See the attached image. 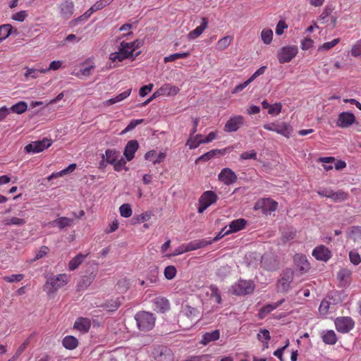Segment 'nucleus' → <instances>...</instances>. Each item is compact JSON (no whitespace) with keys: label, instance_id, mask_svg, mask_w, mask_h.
<instances>
[{"label":"nucleus","instance_id":"f257e3e1","mask_svg":"<svg viewBox=\"0 0 361 361\" xmlns=\"http://www.w3.org/2000/svg\"><path fill=\"white\" fill-rule=\"evenodd\" d=\"M135 319L140 331H148L154 327L156 317L149 312L140 311L135 314Z\"/></svg>","mask_w":361,"mask_h":361},{"label":"nucleus","instance_id":"f03ea898","mask_svg":"<svg viewBox=\"0 0 361 361\" xmlns=\"http://www.w3.org/2000/svg\"><path fill=\"white\" fill-rule=\"evenodd\" d=\"M139 54L140 52H137L134 55L128 44H126V42L123 41L121 42L118 51L113 52L109 55V59L113 63L121 62L127 59H131L132 61H133L139 55Z\"/></svg>","mask_w":361,"mask_h":361},{"label":"nucleus","instance_id":"7ed1b4c3","mask_svg":"<svg viewBox=\"0 0 361 361\" xmlns=\"http://www.w3.org/2000/svg\"><path fill=\"white\" fill-rule=\"evenodd\" d=\"M69 276L66 274H60L50 277L46 282L45 288L49 293L56 292L59 288L63 287L69 281Z\"/></svg>","mask_w":361,"mask_h":361},{"label":"nucleus","instance_id":"20e7f679","mask_svg":"<svg viewBox=\"0 0 361 361\" xmlns=\"http://www.w3.org/2000/svg\"><path fill=\"white\" fill-rule=\"evenodd\" d=\"M293 278L294 272L292 269H286L283 270L281 278L276 283L277 290L283 293L288 292L290 288V284L293 281Z\"/></svg>","mask_w":361,"mask_h":361},{"label":"nucleus","instance_id":"39448f33","mask_svg":"<svg viewBox=\"0 0 361 361\" xmlns=\"http://www.w3.org/2000/svg\"><path fill=\"white\" fill-rule=\"evenodd\" d=\"M249 256H254L256 259L260 258L261 267L267 271H273L276 270L279 267L277 260L269 254H264L262 256H259V255L256 252H252Z\"/></svg>","mask_w":361,"mask_h":361},{"label":"nucleus","instance_id":"423d86ee","mask_svg":"<svg viewBox=\"0 0 361 361\" xmlns=\"http://www.w3.org/2000/svg\"><path fill=\"white\" fill-rule=\"evenodd\" d=\"M255 286L252 281L240 279L233 286V293L236 295H245L251 294L255 290Z\"/></svg>","mask_w":361,"mask_h":361},{"label":"nucleus","instance_id":"0eeeda50","mask_svg":"<svg viewBox=\"0 0 361 361\" xmlns=\"http://www.w3.org/2000/svg\"><path fill=\"white\" fill-rule=\"evenodd\" d=\"M278 203L271 198H262L254 205V210H262L265 215L271 214L277 209Z\"/></svg>","mask_w":361,"mask_h":361},{"label":"nucleus","instance_id":"6e6552de","mask_svg":"<svg viewBox=\"0 0 361 361\" xmlns=\"http://www.w3.org/2000/svg\"><path fill=\"white\" fill-rule=\"evenodd\" d=\"M298 49L296 46H285L277 51V58L280 63L290 62L298 54Z\"/></svg>","mask_w":361,"mask_h":361},{"label":"nucleus","instance_id":"1a4fd4ad","mask_svg":"<svg viewBox=\"0 0 361 361\" xmlns=\"http://www.w3.org/2000/svg\"><path fill=\"white\" fill-rule=\"evenodd\" d=\"M218 197L214 192L212 190L204 192L198 200V212L200 214L204 212L209 206L215 203Z\"/></svg>","mask_w":361,"mask_h":361},{"label":"nucleus","instance_id":"9d476101","mask_svg":"<svg viewBox=\"0 0 361 361\" xmlns=\"http://www.w3.org/2000/svg\"><path fill=\"white\" fill-rule=\"evenodd\" d=\"M263 128L267 130L276 132L286 137H289L292 132L291 127L286 122L266 123L263 126Z\"/></svg>","mask_w":361,"mask_h":361},{"label":"nucleus","instance_id":"9b49d317","mask_svg":"<svg viewBox=\"0 0 361 361\" xmlns=\"http://www.w3.org/2000/svg\"><path fill=\"white\" fill-rule=\"evenodd\" d=\"M154 361H173L174 355L172 350L164 345L155 347L152 352Z\"/></svg>","mask_w":361,"mask_h":361},{"label":"nucleus","instance_id":"f8f14e48","mask_svg":"<svg viewBox=\"0 0 361 361\" xmlns=\"http://www.w3.org/2000/svg\"><path fill=\"white\" fill-rule=\"evenodd\" d=\"M51 140L44 138L42 140L32 142L25 146V150L27 153H39L49 148L51 145Z\"/></svg>","mask_w":361,"mask_h":361},{"label":"nucleus","instance_id":"ddd939ff","mask_svg":"<svg viewBox=\"0 0 361 361\" xmlns=\"http://www.w3.org/2000/svg\"><path fill=\"white\" fill-rule=\"evenodd\" d=\"M335 326L338 332L345 334L354 328L355 322L350 317H341L336 319Z\"/></svg>","mask_w":361,"mask_h":361},{"label":"nucleus","instance_id":"4468645a","mask_svg":"<svg viewBox=\"0 0 361 361\" xmlns=\"http://www.w3.org/2000/svg\"><path fill=\"white\" fill-rule=\"evenodd\" d=\"M312 255L317 260L325 262L329 261L332 257L331 251L324 245L314 247Z\"/></svg>","mask_w":361,"mask_h":361},{"label":"nucleus","instance_id":"2eb2a0df","mask_svg":"<svg viewBox=\"0 0 361 361\" xmlns=\"http://www.w3.org/2000/svg\"><path fill=\"white\" fill-rule=\"evenodd\" d=\"M244 124V118L240 115L231 116L224 126V131L233 133L237 131Z\"/></svg>","mask_w":361,"mask_h":361},{"label":"nucleus","instance_id":"dca6fc26","mask_svg":"<svg viewBox=\"0 0 361 361\" xmlns=\"http://www.w3.org/2000/svg\"><path fill=\"white\" fill-rule=\"evenodd\" d=\"M355 121V115L350 111H343L338 114L336 125L339 128H346Z\"/></svg>","mask_w":361,"mask_h":361},{"label":"nucleus","instance_id":"f3484780","mask_svg":"<svg viewBox=\"0 0 361 361\" xmlns=\"http://www.w3.org/2000/svg\"><path fill=\"white\" fill-rule=\"evenodd\" d=\"M219 180L226 185L235 183L238 177L235 172L229 168H224L218 175Z\"/></svg>","mask_w":361,"mask_h":361},{"label":"nucleus","instance_id":"a211bd4d","mask_svg":"<svg viewBox=\"0 0 361 361\" xmlns=\"http://www.w3.org/2000/svg\"><path fill=\"white\" fill-rule=\"evenodd\" d=\"M61 16L65 19H70L74 13V3L71 0H64L59 6Z\"/></svg>","mask_w":361,"mask_h":361},{"label":"nucleus","instance_id":"6ab92c4d","mask_svg":"<svg viewBox=\"0 0 361 361\" xmlns=\"http://www.w3.org/2000/svg\"><path fill=\"white\" fill-rule=\"evenodd\" d=\"M340 287H347L351 282L352 271L348 268H342L337 273Z\"/></svg>","mask_w":361,"mask_h":361},{"label":"nucleus","instance_id":"aec40b11","mask_svg":"<svg viewBox=\"0 0 361 361\" xmlns=\"http://www.w3.org/2000/svg\"><path fill=\"white\" fill-rule=\"evenodd\" d=\"M138 147L139 144L136 140H131L127 142L123 152L126 161H130L134 158Z\"/></svg>","mask_w":361,"mask_h":361},{"label":"nucleus","instance_id":"412c9836","mask_svg":"<svg viewBox=\"0 0 361 361\" xmlns=\"http://www.w3.org/2000/svg\"><path fill=\"white\" fill-rule=\"evenodd\" d=\"M153 305L155 311L164 313L170 309L169 300L163 297H157L153 300Z\"/></svg>","mask_w":361,"mask_h":361},{"label":"nucleus","instance_id":"4be33fe9","mask_svg":"<svg viewBox=\"0 0 361 361\" xmlns=\"http://www.w3.org/2000/svg\"><path fill=\"white\" fill-rule=\"evenodd\" d=\"M293 259L300 271L307 272L310 269V264L305 255L297 253L295 255Z\"/></svg>","mask_w":361,"mask_h":361},{"label":"nucleus","instance_id":"5701e85b","mask_svg":"<svg viewBox=\"0 0 361 361\" xmlns=\"http://www.w3.org/2000/svg\"><path fill=\"white\" fill-rule=\"evenodd\" d=\"M90 319L85 317L78 318L73 324V329L82 333H87L90 330Z\"/></svg>","mask_w":361,"mask_h":361},{"label":"nucleus","instance_id":"b1692460","mask_svg":"<svg viewBox=\"0 0 361 361\" xmlns=\"http://www.w3.org/2000/svg\"><path fill=\"white\" fill-rule=\"evenodd\" d=\"M166 155L165 152H160L157 155V152L155 150H150L145 154V159L146 160L152 161V164L155 165L157 164H160L162 161H164V160L166 158Z\"/></svg>","mask_w":361,"mask_h":361},{"label":"nucleus","instance_id":"393cba45","mask_svg":"<svg viewBox=\"0 0 361 361\" xmlns=\"http://www.w3.org/2000/svg\"><path fill=\"white\" fill-rule=\"evenodd\" d=\"M212 243V241H208L204 239L198 240H192L189 242L188 243H185V250L187 252L196 250L197 249H200L207 246Z\"/></svg>","mask_w":361,"mask_h":361},{"label":"nucleus","instance_id":"a878e982","mask_svg":"<svg viewBox=\"0 0 361 361\" xmlns=\"http://www.w3.org/2000/svg\"><path fill=\"white\" fill-rule=\"evenodd\" d=\"M179 88L177 86L172 85L166 83L159 87L157 91L160 96H174L179 92Z\"/></svg>","mask_w":361,"mask_h":361},{"label":"nucleus","instance_id":"bb28decb","mask_svg":"<svg viewBox=\"0 0 361 361\" xmlns=\"http://www.w3.org/2000/svg\"><path fill=\"white\" fill-rule=\"evenodd\" d=\"M285 301V299H281V300L278 301L277 302L272 303V304H267L264 306H263L259 312V318L262 319L264 317L265 315L270 313L271 311L274 310L277 307H279L280 305H281Z\"/></svg>","mask_w":361,"mask_h":361},{"label":"nucleus","instance_id":"cd10ccee","mask_svg":"<svg viewBox=\"0 0 361 361\" xmlns=\"http://www.w3.org/2000/svg\"><path fill=\"white\" fill-rule=\"evenodd\" d=\"M247 221L244 219H238L232 221L229 224L228 231L230 233H236L245 228Z\"/></svg>","mask_w":361,"mask_h":361},{"label":"nucleus","instance_id":"c85d7f7f","mask_svg":"<svg viewBox=\"0 0 361 361\" xmlns=\"http://www.w3.org/2000/svg\"><path fill=\"white\" fill-rule=\"evenodd\" d=\"M62 345L67 350H73L75 349L79 344L78 340L73 336H66L62 339Z\"/></svg>","mask_w":361,"mask_h":361},{"label":"nucleus","instance_id":"c756f323","mask_svg":"<svg viewBox=\"0 0 361 361\" xmlns=\"http://www.w3.org/2000/svg\"><path fill=\"white\" fill-rule=\"evenodd\" d=\"M348 238L352 239L354 242L361 240V226H353L348 228L346 232Z\"/></svg>","mask_w":361,"mask_h":361},{"label":"nucleus","instance_id":"7c9ffc66","mask_svg":"<svg viewBox=\"0 0 361 361\" xmlns=\"http://www.w3.org/2000/svg\"><path fill=\"white\" fill-rule=\"evenodd\" d=\"M207 20L205 18L202 19V23L200 25L197 26L192 31L190 32L188 35V38L189 39H194L198 37L206 29L207 26Z\"/></svg>","mask_w":361,"mask_h":361},{"label":"nucleus","instance_id":"2f4dec72","mask_svg":"<svg viewBox=\"0 0 361 361\" xmlns=\"http://www.w3.org/2000/svg\"><path fill=\"white\" fill-rule=\"evenodd\" d=\"M131 92H132V89L129 88V89L125 90L124 92H123L122 93L116 95V97L106 100L104 102V104L110 106V105L114 104L116 103L122 102L123 100L126 99L130 95Z\"/></svg>","mask_w":361,"mask_h":361},{"label":"nucleus","instance_id":"473e14b6","mask_svg":"<svg viewBox=\"0 0 361 361\" xmlns=\"http://www.w3.org/2000/svg\"><path fill=\"white\" fill-rule=\"evenodd\" d=\"M13 32L17 34V30L13 29L11 25L4 24L0 25V43L11 35Z\"/></svg>","mask_w":361,"mask_h":361},{"label":"nucleus","instance_id":"72a5a7b5","mask_svg":"<svg viewBox=\"0 0 361 361\" xmlns=\"http://www.w3.org/2000/svg\"><path fill=\"white\" fill-rule=\"evenodd\" d=\"M322 337L324 343L328 345H334L337 342V336L333 330L324 331Z\"/></svg>","mask_w":361,"mask_h":361},{"label":"nucleus","instance_id":"f704fd0d","mask_svg":"<svg viewBox=\"0 0 361 361\" xmlns=\"http://www.w3.org/2000/svg\"><path fill=\"white\" fill-rule=\"evenodd\" d=\"M220 333L219 330H214L211 332H207L202 336L201 343L206 345L209 342L216 341L219 338Z\"/></svg>","mask_w":361,"mask_h":361},{"label":"nucleus","instance_id":"c9c22d12","mask_svg":"<svg viewBox=\"0 0 361 361\" xmlns=\"http://www.w3.org/2000/svg\"><path fill=\"white\" fill-rule=\"evenodd\" d=\"M120 153L116 149H106L105 151L106 161L113 165L119 158Z\"/></svg>","mask_w":361,"mask_h":361},{"label":"nucleus","instance_id":"e433bc0d","mask_svg":"<svg viewBox=\"0 0 361 361\" xmlns=\"http://www.w3.org/2000/svg\"><path fill=\"white\" fill-rule=\"evenodd\" d=\"M86 255L78 254L74 257L68 263V269L71 271L76 269L79 265L84 261Z\"/></svg>","mask_w":361,"mask_h":361},{"label":"nucleus","instance_id":"4c0bfd02","mask_svg":"<svg viewBox=\"0 0 361 361\" xmlns=\"http://www.w3.org/2000/svg\"><path fill=\"white\" fill-rule=\"evenodd\" d=\"M27 109V104L25 102L20 101L18 103L13 104L10 109V112L12 111L13 113L21 114L25 112Z\"/></svg>","mask_w":361,"mask_h":361},{"label":"nucleus","instance_id":"58836bf2","mask_svg":"<svg viewBox=\"0 0 361 361\" xmlns=\"http://www.w3.org/2000/svg\"><path fill=\"white\" fill-rule=\"evenodd\" d=\"M348 194L343 190L332 191L331 198L334 202H341L348 200Z\"/></svg>","mask_w":361,"mask_h":361},{"label":"nucleus","instance_id":"ea45409f","mask_svg":"<svg viewBox=\"0 0 361 361\" xmlns=\"http://www.w3.org/2000/svg\"><path fill=\"white\" fill-rule=\"evenodd\" d=\"M53 224L57 225L59 228L63 229L66 227L71 226L73 224V219L63 216L53 221Z\"/></svg>","mask_w":361,"mask_h":361},{"label":"nucleus","instance_id":"a19ab883","mask_svg":"<svg viewBox=\"0 0 361 361\" xmlns=\"http://www.w3.org/2000/svg\"><path fill=\"white\" fill-rule=\"evenodd\" d=\"M121 305V302L118 299L110 300L106 301L102 307L110 312H114L118 309Z\"/></svg>","mask_w":361,"mask_h":361},{"label":"nucleus","instance_id":"79ce46f5","mask_svg":"<svg viewBox=\"0 0 361 361\" xmlns=\"http://www.w3.org/2000/svg\"><path fill=\"white\" fill-rule=\"evenodd\" d=\"M47 72V69H37V68H27V71L25 73V76L26 78H37L39 76V74L41 73H46Z\"/></svg>","mask_w":361,"mask_h":361},{"label":"nucleus","instance_id":"37998d69","mask_svg":"<svg viewBox=\"0 0 361 361\" xmlns=\"http://www.w3.org/2000/svg\"><path fill=\"white\" fill-rule=\"evenodd\" d=\"M220 149H212L202 155L200 156L196 160L195 163L197 164L200 161H207L213 158L216 154L220 153Z\"/></svg>","mask_w":361,"mask_h":361},{"label":"nucleus","instance_id":"c03bdc74","mask_svg":"<svg viewBox=\"0 0 361 361\" xmlns=\"http://www.w3.org/2000/svg\"><path fill=\"white\" fill-rule=\"evenodd\" d=\"M95 276L96 274L94 273H91L90 276H82L78 286L82 289L87 288L92 283Z\"/></svg>","mask_w":361,"mask_h":361},{"label":"nucleus","instance_id":"a18cd8bd","mask_svg":"<svg viewBox=\"0 0 361 361\" xmlns=\"http://www.w3.org/2000/svg\"><path fill=\"white\" fill-rule=\"evenodd\" d=\"M94 11L92 10L91 7L86 11L82 15L75 18L71 21V24L73 25H78L82 22L87 20V19L92 15Z\"/></svg>","mask_w":361,"mask_h":361},{"label":"nucleus","instance_id":"49530a36","mask_svg":"<svg viewBox=\"0 0 361 361\" xmlns=\"http://www.w3.org/2000/svg\"><path fill=\"white\" fill-rule=\"evenodd\" d=\"M190 56V52H183V53H175L171 54L169 56H165L164 59V61L165 63L174 61L178 59H185Z\"/></svg>","mask_w":361,"mask_h":361},{"label":"nucleus","instance_id":"de8ad7c7","mask_svg":"<svg viewBox=\"0 0 361 361\" xmlns=\"http://www.w3.org/2000/svg\"><path fill=\"white\" fill-rule=\"evenodd\" d=\"M261 39L265 44H269L272 42L273 31L271 29H264L261 32Z\"/></svg>","mask_w":361,"mask_h":361},{"label":"nucleus","instance_id":"09e8293b","mask_svg":"<svg viewBox=\"0 0 361 361\" xmlns=\"http://www.w3.org/2000/svg\"><path fill=\"white\" fill-rule=\"evenodd\" d=\"M216 137V133L215 132H210L205 139L204 140H200L198 142H196L197 144H192V146H190V149H195L197 148L200 145L204 144V143H209L215 140Z\"/></svg>","mask_w":361,"mask_h":361},{"label":"nucleus","instance_id":"8fccbe9b","mask_svg":"<svg viewBox=\"0 0 361 361\" xmlns=\"http://www.w3.org/2000/svg\"><path fill=\"white\" fill-rule=\"evenodd\" d=\"M349 259L350 262L357 266L361 262V257L357 250H352L349 252Z\"/></svg>","mask_w":361,"mask_h":361},{"label":"nucleus","instance_id":"3c124183","mask_svg":"<svg viewBox=\"0 0 361 361\" xmlns=\"http://www.w3.org/2000/svg\"><path fill=\"white\" fill-rule=\"evenodd\" d=\"M112 1L113 0H99L91 6V8L94 12H96L109 5Z\"/></svg>","mask_w":361,"mask_h":361},{"label":"nucleus","instance_id":"603ef678","mask_svg":"<svg viewBox=\"0 0 361 361\" xmlns=\"http://www.w3.org/2000/svg\"><path fill=\"white\" fill-rule=\"evenodd\" d=\"M119 212L121 216L128 218L132 215L133 211L129 204H123L119 207Z\"/></svg>","mask_w":361,"mask_h":361},{"label":"nucleus","instance_id":"864d4df0","mask_svg":"<svg viewBox=\"0 0 361 361\" xmlns=\"http://www.w3.org/2000/svg\"><path fill=\"white\" fill-rule=\"evenodd\" d=\"M231 41L232 38L230 36L222 37L217 42V49L221 51L225 49L230 45Z\"/></svg>","mask_w":361,"mask_h":361},{"label":"nucleus","instance_id":"5fc2aeb1","mask_svg":"<svg viewBox=\"0 0 361 361\" xmlns=\"http://www.w3.org/2000/svg\"><path fill=\"white\" fill-rule=\"evenodd\" d=\"M350 54L353 57H361V39L352 45Z\"/></svg>","mask_w":361,"mask_h":361},{"label":"nucleus","instance_id":"6e6d98bb","mask_svg":"<svg viewBox=\"0 0 361 361\" xmlns=\"http://www.w3.org/2000/svg\"><path fill=\"white\" fill-rule=\"evenodd\" d=\"M26 223V221L24 219L18 218V217H12L9 219H6L4 221V224L6 226H23Z\"/></svg>","mask_w":361,"mask_h":361},{"label":"nucleus","instance_id":"4d7b16f0","mask_svg":"<svg viewBox=\"0 0 361 361\" xmlns=\"http://www.w3.org/2000/svg\"><path fill=\"white\" fill-rule=\"evenodd\" d=\"M176 273H177V271H176V267L174 266H172V265L171 266H167L164 269V276L168 280L173 279L176 276Z\"/></svg>","mask_w":361,"mask_h":361},{"label":"nucleus","instance_id":"13d9d810","mask_svg":"<svg viewBox=\"0 0 361 361\" xmlns=\"http://www.w3.org/2000/svg\"><path fill=\"white\" fill-rule=\"evenodd\" d=\"M340 42V38H336L334 39L331 42H324L322 45H321L318 48V51H322V50H329L332 49L334 47H335L337 44H338Z\"/></svg>","mask_w":361,"mask_h":361},{"label":"nucleus","instance_id":"bf43d9fd","mask_svg":"<svg viewBox=\"0 0 361 361\" xmlns=\"http://www.w3.org/2000/svg\"><path fill=\"white\" fill-rule=\"evenodd\" d=\"M152 216L151 212H146L138 215L137 217H134L135 223H142L149 221Z\"/></svg>","mask_w":361,"mask_h":361},{"label":"nucleus","instance_id":"052dcab7","mask_svg":"<svg viewBox=\"0 0 361 361\" xmlns=\"http://www.w3.org/2000/svg\"><path fill=\"white\" fill-rule=\"evenodd\" d=\"M143 122V119H135L132 120L128 126L125 128V129L122 131L121 134H124L127 132L131 131L133 130L137 125L142 123Z\"/></svg>","mask_w":361,"mask_h":361},{"label":"nucleus","instance_id":"680f3d73","mask_svg":"<svg viewBox=\"0 0 361 361\" xmlns=\"http://www.w3.org/2000/svg\"><path fill=\"white\" fill-rule=\"evenodd\" d=\"M198 311L196 308L190 307V306H186L184 310V314L190 318L193 319L195 317H197Z\"/></svg>","mask_w":361,"mask_h":361},{"label":"nucleus","instance_id":"e2e57ef3","mask_svg":"<svg viewBox=\"0 0 361 361\" xmlns=\"http://www.w3.org/2000/svg\"><path fill=\"white\" fill-rule=\"evenodd\" d=\"M240 160H245V159H257V153L255 150H250L243 152L240 155Z\"/></svg>","mask_w":361,"mask_h":361},{"label":"nucleus","instance_id":"0e129e2a","mask_svg":"<svg viewBox=\"0 0 361 361\" xmlns=\"http://www.w3.org/2000/svg\"><path fill=\"white\" fill-rule=\"evenodd\" d=\"M126 160L123 159V158L118 159L114 164V169L116 171H121L123 169H125L126 171L128 170V169L126 167Z\"/></svg>","mask_w":361,"mask_h":361},{"label":"nucleus","instance_id":"69168bd1","mask_svg":"<svg viewBox=\"0 0 361 361\" xmlns=\"http://www.w3.org/2000/svg\"><path fill=\"white\" fill-rule=\"evenodd\" d=\"M281 109L282 105L281 104V103H275L274 104L270 106L268 110V114L270 115L275 116L279 115L281 111Z\"/></svg>","mask_w":361,"mask_h":361},{"label":"nucleus","instance_id":"338daca9","mask_svg":"<svg viewBox=\"0 0 361 361\" xmlns=\"http://www.w3.org/2000/svg\"><path fill=\"white\" fill-rule=\"evenodd\" d=\"M24 278V275L21 274H12L11 276H6L4 277V280L8 283L20 281Z\"/></svg>","mask_w":361,"mask_h":361},{"label":"nucleus","instance_id":"774afa93","mask_svg":"<svg viewBox=\"0 0 361 361\" xmlns=\"http://www.w3.org/2000/svg\"><path fill=\"white\" fill-rule=\"evenodd\" d=\"M257 338L261 342H263V339L269 341L271 339L269 331L267 329H261L259 332L257 334Z\"/></svg>","mask_w":361,"mask_h":361}]
</instances>
